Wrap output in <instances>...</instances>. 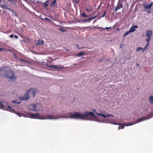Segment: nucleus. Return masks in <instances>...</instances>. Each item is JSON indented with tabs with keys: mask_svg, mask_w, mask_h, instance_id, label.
Here are the masks:
<instances>
[{
	"mask_svg": "<svg viewBox=\"0 0 153 153\" xmlns=\"http://www.w3.org/2000/svg\"><path fill=\"white\" fill-rule=\"evenodd\" d=\"M108 122V123H110V122Z\"/></svg>",
	"mask_w": 153,
	"mask_h": 153,
	"instance_id": "44",
	"label": "nucleus"
},
{
	"mask_svg": "<svg viewBox=\"0 0 153 153\" xmlns=\"http://www.w3.org/2000/svg\"><path fill=\"white\" fill-rule=\"evenodd\" d=\"M138 27L137 25H134L131 27L129 29V31L130 32H132L134 31Z\"/></svg>",
	"mask_w": 153,
	"mask_h": 153,
	"instance_id": "12",
	"label": "nucleus"
},
{
	"mask_svg": "<svg viewBox=\"0 0 153 153\" xmlns=\"http://www.w3.org/2000/svg\"><path fill=\"white\" fill-rule=\"evenodd\" d=\"M143 48H142L141 47H138L136 49V51H139L140 50H141V51L142 52H143L144 51H143Z\"/></svg>",
	"mask_w": 153,
	"mask_h": 153,
	"instance_id": "19",
	"label": "nucleus"
},
{
	"mask_svg": "<svg viewBox=\"0 0 153 153\" xmlns=\"http://www.w3.org/2000/svg\"><path fill=\"white\" fill-rule=\"evenodd\" d=\"M65 50H66V51H69L68 49H66Z\"/></svg>",
	"mask_w": 153,
	"mask_h": 153,
	"instance_id": "40",
	"label": "nucleus"
},
{
	"mask_svg": "<svg viewBox=\"0 0 153 153\" xmlns=\"http://www.w3.org/2000/svg\"><path fill=\"white\" fill-rule=\"evenodd\" d=\"M20 117H29L32 119H39L41 120H56L59 118L68 119V118L75 119H81L85 120H89L100 123L105 122L103 118L96 117L94 113L92 112L85 111L84 113L73 112L68 114L67 115L59 116L58 114H55L54 113L48 114L40 117V114L36 113L34 114L29 112H25L24 113L20 114Z\"/></svg>",
	"mask_w": 153,
	"mask_h": 153,
	"instance_id": "1",
	"label": "nucleus"
},
{
	"mask_svg": "<svg viewBox=\"0 0 153 153\" xmlns=\"http://www.w3.org/2000/svg\"><path fill=\"white\" fill-rule=\"evenodd\" d=\"M110 27H106L105 28H104L103 29H108L110 28Z\"/></svg>",
	"mask_w": 153,
	"mask_h": 153,
	"instance_id": "36",
	"label": "nucleus"
},
{
	"mask_svg": "<svg viewBox=\"0 0 153 153\" xmlns=\"http://www.w3.org/2000/svg\"><path fill=\"white\" fill-rule=\"evenodd\" d=\"M84 54V52H79V53H78L75 56H82Z\"/></svg>",
	"mask_w": 153,
	"mask_h": 153,
	"instance_id": "16",
	"label": "nucleus"
},
{
	"mask_svg": "<svg viewBox=\"0 0 153 153\" xmlns=\"http://www.w3.org/2000/svg\"><path fill=\"white\" fill-rule=\"evenodd\" d=\"M128 124H128H126H126H122V125L121 126H119L118 127V130H119L120 129H123L124 128V126H126V125H127V124Z\"/></svg>",
	"mask_w": 153,
	"mask_h": 153,
	"instance_id": "15",
	"label": "nucleus"
},
{
	"mask_svg": "<svg viewBox=\"0 0 153 153\" xmlns=\"http://www.w3.org/2000/svg\"><path fill=\"white\" fill-rule=\"evenodd\" d=\"M3 49V48H0V51H2Z\"/></svg>",
	"mask_w": 153,
	"mask_h": 153,
	"instance_id": "38",
	"label": "nucleus"
},
{
	"mask_svg": "<svg viewBox=\"0 0 153 153\" xmlns=\"http://www.w3.org/2000/svg\"><path fill=\"white\" fill-rule=\"evenodd\" d=\"M51 68H53L55 69H62L63 68V66H59L56 65H51L49 66H48Z\"/></svg>",
	"mask_w": 153,
	"mask_h": 153,
	"instance_id": "9",
	"label": "nucleus"
},
{
	"mask_svg": "<svg viewBox=\"0 0 153 153\" xmlns=\"http://www.w3.org/2000/svg\"><path fill=\"white\" fill-rule=\"evenodd\" d=\"M56 0H54L53 2L52 3L51 6L55 8H57V4H56Z\"/></svg>",
	"mask_w": 153,
	"mask_h": 153,
	"instance_id": "13",
	"label": "nucleus"
},
{
	"mask_svg": "<svg viewBox=\"0 0 153 153\" xmlns=\"http://www.w3.org/2000/svg\"><path fill=\"white\" fill-rule=\"evenodd\" d=\"M37 90L36 88L30 89L27 91L24 97H19V101L16 100H13L12 101V102L17 104H19L21 102L20 100L23 101L27 100L30 98V96H34L36 93L37 92Z\"/></svg>",
	"mask_w": 153,
	"mask_h": 153,
	"instance_id": "2",
	"label": "nucleus"
},
{
	"mask_svg": "<svg viewBox=\"0 0 153 153\" xmlns=\"http://www.w3.org/2000/svg\"><path fill=\"white\" fill-rule=\"evenodd\" d=\"M10 36V38H13L14 36L13 34L11 35Z\"/></svg>",
	"mask_w": 153,
	"mask_h": 153,
	"instance_id": "33",
	"label": "nucleus"
},
{
	"mask_svg": "<svg viewBox=\"0 0 153 153\" xmlns=\"http://www.w3.org/2000/svg\"><path fill=\"white\" fill-rule=\"evenodd\" d=\"M6 7V6L5 5H2V7H4V8H5L6 9H8L7 7Z\"/></svg>",
	"mask_w": 153,
	"mask_h": 153,
	"instance_id": "28",
	"label": "nucleus"
},
{
	"mask_svg": "<svg viewBox=\"0 0 153 153\" xmlns=\"http://www.w3.org/2000/svg\"><path fill=\"white\" fill-rule=\"evenodd\" d=\"M148 49L147 47L145 46L144 48H143V51H145V50H147Z\"/></svg>",
	"mask_w": 153,
	"mask_h": 153,
	"instance_id": "26",
	"label": "nucleus"
},
{
	"mask_svg": "<svg viewBox=\"0 0 153 153\" xmlns=\"http://www.w3.org/2000/svg\"><path fill=\"white\" fill-rule=\"evenodd\" d=\"M147 13H150V11H148V12H147Z\"/></svg>",
	"mask_w": 153,
	"mask_h": 153,
	"instance_id": "43",
	"label": "nucleus"
},
{
	"mask_svg": "<svg viewBox=\"0 0 153 153\" xmlns=\"http://www.w3.org/2000/svg\"><path fill=\"white\" fill-rule=\"evenodd\" d=\"M82 17H86L88 16H87V15H86L85 13H82Z\"/></svg>",
	"mask_w": 153,
	"mask_h": 153,
	"instance_id": "22",
	"label": "nucleus"
},
{
	"mask_svg": "<svg viewBox=\"0 0 153 153\" xmlns=\"http://www.w3.org/2000/svg\"><path fill=\"white\" fill-rule=\"evenodd\" d=\"M86 10L88 12H90L92 11V8L91 7L89 6L86 8Z\"/></svg>",
	"mask_w": 153,
	"mask_h": 153,
	"instance_id": "14",
	"label": "nucleus"
},
{
	"mask_svg": "<svg viewBox=\"0 0 153 153\" xmlns=\"http://www.w3.org/2000/svg\"><path fill=\"white\" fill-rule=\"evenodd\" d=\"M94 111L97 115L102 116L104 117H107L109 116H112L114 117V116L112 115H109L105 114L106 112L105 111H97L95 110Z\"/></svg>",
	"mask_w": 153,
	"mask_h": 153,
	"instance_id": "7",
	"label": "nucleus"
},
{
	"mask_svg": "<svg viewBox=\"0 0 153 153\" xmlns=\"http://www.w3.org/2000/svg\"><path fill=\"white\" fill-rule=\"evenodd\" d=\"M14 37L16 39H18V36L16 35H15Z\"/></svg>",
	"mask_w": 153,
	"mask_h": 153,
	"instance_id": "32",
	"label": "nucleus"
},
{
	"mask_svg": "<svg viewBox=\"0 0 153 153\" xmlns=\"http://www.w3.org/2000/svg\"><path fill=\"white\" fill-rule=\"evenodd\" d=\"M38 106H40V104H31L29 106V110L30 111H40V109L37 108Z\"/></svg>",
	"mask_w": 153,
	"mask_h": 153,
	"instance_id": "6",
	"label": "nucleus"
},
{
	"mask_svg": "<svg viewBox=\"0 0 153 153\" xmlns=\"http://www.w3.org/2000/svg\"><path fill=\"white\" fill-rule=\"evenodd\" d=\"M59 30L62 32H64L65 31V30L64 29L62 28H59Z\"/></svg>",
	"mask_w": 153,
	"mask_h": 153,
	"instance_id": "25",
	"label": "nucleus"
},
{
	"mask_svg": "<svg viewBox=\"0 0 153 153\" xmlns=\"http://www.w3.org/2000/svg\"><path fill=\"white\" fill-rule=\"evenodd\" d=\"M0 108L7 110L11 112L14 113L20 117V114L21 113L19 112L14 110V109H12L11 107L9 105H7V104L4 102H2L0 101Z\"/></svg>",
	"mask_w": 153,
	"mask_h": 153,
	"instance_id": "3",
	"label": "nucleus"
},
{
	"mask_svg": "<svg viewBox=\"0 0 153 153\" xmlns=\"http://www.w3.org/2000/svg\"><path fill=\"white\" fill-rule=\"evenodd\" d=\"M130 33V32L129 30L128 31L126 32L124 34V36L125 37L127 35L128 33Z\"/></svg>",
	"mask_w": 153,
	"mask_h": 153,
	"instance_id": "20",
	"label": "nucleus"
},
{
	"mask_svg": "<svg viewBox=\"0 0 153 153\" xmlns=\"http://www.w3.org/2000/svg\"><path fill=\"white\" fill-rule=\"evenodd\" d=\"M37 108L40 109L41 111L42 109V107L41 106V105H40V106H38L37 107Z\"/></svg>",
	"mask_w": 153,
	"mask_h": 153,
	"instance_id": "24",
	"label": "nucleus"
},
{
	"mask_svg": "<svg viewBox=\"0 0 153 153\" xmlns=\"http://www.w3.org/2000/svg\"><path fill=\"white\" fill-rule=\"evenodd\" d=\"M123 7V5L122 4L120 3H118L117 4L116 7L115 9V10L116 11H117L118 10L122 8Z\"/></svg>",
	"mask_w": 153,
	"mask_h": 153,
	"instance_id": "11",
	"label": "nucleus"
},
{
	"mask_svg": "<svg viewBox=\"0 0 153 153\" xmlns=\"http://www.w3.org/2000/svg\"><path fill=\"white\" fill-rule=\"evenodd\" d=\"M7 78H9L10 81H14L16 79V76L14 75L13 72L11 70H9L7 73L6 75H4Z\"/></svg>",
	"mask_w": 153,
	"mask_h": 153,
	"instance_id": "5",
	"label": "nucleus"
},
{
	"mask_svg": "<svg viewBox=\"0 0 153 153\" xmlns=\"http://www.w3.org/2000/svg\"><path fill=\"white\" fill-rule=\"evenodd\" d=\"M9 1H11V0H8Z\"/></svg>",
	"mask_w": 153,
	"mask_h": 153,
	"instance_id": "42",
	"label": "nucleus"
},
{
	"mask_svg": "<svg viewBox=\"0 0 153 153\" xmlns=\"http://www.w3.org/2000/svg\"><path fill=\"white\" fill-rule=\"evenodd\" d=\"M106 12V11H105V12L103 13V15H102V17H104V16H105V14Z\"/></svg>",
	"mask_w": 153,
	"mask_h": 153,
	"instance_id": "27",
	"label": "nucleus"
},
{
	"mask_svg": "<svg viewBox=\"0 0 153 153\" xmlns=\"http://www.w3.org/2000/svg\"><path fill=\"white\" fill-rule=\"evenodd\" d=\"M150 116V114H149L146 117H141L137 119L136 120L134 121V123H128L127 125H126V126H131L132 125H133L134 124L139 123L140 122H141L145 120H148L151 117H153V115H151V116L150 117H149Z\"/></svg>",
	"mask_w": 153,
	"mask_h": 153,
	"instance_id": "4",
	"label": "nucleus"
},
{
	"mask_svg": "<svg viewBox=\"0 0 153 153\" xmlns=\"http://www.w3.org/2000/svg\"><path fill=\"white\" fill-rule=\"evenodd\" d=\"M122 124H120V123H117V125H119L120 126H121V125H122Z\"/></svg>",
	"mask_w": 153,
	"mask_h": 153,
	"instance_id": "35",
	"label": "nucleus"
},
{
	"mask_svg": "<svg viewBox=\"0 0 153 153\" xmlns=\"http://www.w3.org/2000/svg\"><path fill=\"white\" fill-rule=\"evenodd\" d=\"M88 19H84V20H82L81 21H85V22H88Z\"/></svg>",
	"mask_w": 153,
	"mask_h": 153,
	"instance_id": "30",
	"label": "nucleus"
},
{
	"mask_svg": "<svg viewBox=\"0 0 153 153\" xmlns=\"http://www.w3.org/2000/svg\"><path fill=\"white\" fill-rule=\"evenodd\" d=\"M46 19H47L48 20H50L49 19H48V18H46Z\"/></svg>",
	"mask_w": 153,
	"mask_h": 153,
	"instance_id": "39",
	"label": "nucleus"
},
{
	"mask_svg": "<svg viewBox=\"0 0 153 153\" xmlns=\"http://www.w3.org/2000/svg\"><path fill=\"white\" fill-rule=\"evenodd\" d=\"M146 35L147 38L146 40L148 42L149 41H150L152 35V31L151 30H147Z\"/></svg>",
	"mask_w": 153,
	"mask_h": 153,
	"instance_id": "8",
	"label": "nucleus"
},
{
	"mask_svg": "<svg viewBox=\"0 0 153 153\" xmlns=\"http://www.w3.org/2000/svg\"><path fill=\"white\" fill-rule=\"evenodd\" d=\"M97 17V16H93L92 17L93 19H95V18H96Z\"/></svg>",
	"mask_w": 153,
	"mask_h": 153,
	"instance_id": "34",
	"label": "nucleus"
},
{
	"mask_svg": "<svg viewBox=\"0 0 153 153\" xmlns=\"http://www.w3.org/2000/svg\"><path fill=\"white\" fill-rule=\"evenodd\" d=\"M117 123H114V122H112L111 123V124H113V125H117Z\"/></svg>",
	"mask_w": 153,
	"mask_h": 153,
	"instance_id": "31",
	"label": "nucleus"
},
{
	"mask_svg": "<svg viewBox=\"0 0 153 153\" xmlns=\"http://www.w3.org/2000/svg\"><path fill=\"white\" fill-rule=\"evenodd\" d=\"M152 3L151 2L149 4H143V7L145 9H150L151 8L152 6Z\"/></svg>",
	"mask_w": 153,
	"mask_h": 153,
	"instance_id": "10",
	"label": "nucleus"
},
{
	"mask_svg": "<svg viewBox=\"0 0 153 153\" xmlns=\"http://www.w3.org/2000/svg\"><path fill=\"white\" fill-rule=\"evenodd\" d=\"M22 62H24L25 61V59H22Z\"/></svg>",
	"mask_w": 153,
	"mask_h": 153,
	"instance_id": "37",
	"label": "nucleus"
},
{
	"mask_svg": "<svg viewBox=\"0 0 153 153\" xmlns=\"http://www.w3.org/2000/svg\"><path fill=\"white\" fill-rule=\"evenodd\" d=\"M146 42H147V43L146 45V47H148L149 46V42L150 41H149L148 42L146 40Z\"/></svg>",
	"mask_w": 153,
	"mask_h": 153,
	"instance_id": "21",
	"label": "nucleus"
},
{
	"mask_svg": "<svg viewBox=\"0 0 153 153\" xmlns=\"http://www.w3.org/2000/svg\"><path fill=\"white\" fill-rule=\"evenodd\" d=\"M137 65L138 66H139V65L138 64H137Z\"/></svg>",
	"mask_w": 153,
	"mask_h": 153,
	"instance_id": "41",
	"label": "nucleus"
},
{
	"mask_svg": "<svg viewBox=\"0 0 153 153\" xmlns=\"http://www.w3.org/2000/svg\"><path fill=\"white\" fill-rule=\"evenodd\" d=\"M75 45L76 46L77 48H78V49H80L81 48H79L78 47V45H77V44H76Z\"/></svg>",
	"mask_w": 153,
	"mask_h": 153,
	"instance_id": "29",
	"label": "nucleus"
},
{
	"mask_svg": "<svg viewBox=\"0 0 153 153\" xmlns=\"http://www.w3.org/2000/svg\"><path fill=\"white\" fill-rule=\"evenodd\" d=\"M149 100L150 102L151 103H153V97L152 96H150L149 98Z\"/></svg>",
	"mask_w": 153,
	"mask_h": 153,
	"instance_id": "18",
	"label": "nucleus"
},
{
	"mask_svg": "<svg viewBox=\"0 0 153 153\" xmlns=\"http://www.w3.org/2000/svg\"><path fill=\"white\" fill-rule=\"evenodd\" d=\"M44 43V41L42 40H38V43L36 45H42Z\"/></svg>",
	"mask_w": 153,
	"mask_h": 153,
	"instance_id": "17",
	"label": "nucleus"
},
{
	"mask_svg": "<svg viewBox=\"0 0 153 153\" xmlns=\"http://www.w3.org/2000/svg\"><path fill=\"white\" fill-rule=\"evenodd\" d=\"M88 22H89L90 21L93 20L92 17H91L88 19Z\"/></svg>",
	"mask_w": 153,
	"mask_h": 153,
	"instance_id": "23",
	"label": "nucleus"
}]
</instances>
